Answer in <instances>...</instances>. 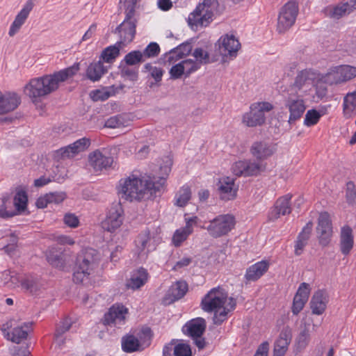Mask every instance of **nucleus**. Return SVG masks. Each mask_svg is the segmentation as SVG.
<instances>
[{"mask_svg":"<svg viewBox=\"0 0 356 356\" xmlns=\"http://www.w3.org/2000/svg\"><path fill=\"white\" fill-rule=\"evenodd\" d=\"M33 8V3L32 1H29L24 6L20 12L17 15L15 20L12 23L8 34L10 36H14L20 29L21 26L24 24L30 12Z\"/></svg>","mask_w":356,"mask_h":356,"instance_id":"obj_28","label":"nucleus"},{"mask_svg":"<svg viewBox=\"0 0 356 356\" xmlns=\"http://www.w3.org/2000/svg\"><path fill=\"white\" fill-rule=\"evenodd\" d=\"M285 107L289 110V123L291 124L299 120L306 110L305 102L303 98L295 92H288L285 100Z\"/></svg>","mask_w":356,"mask_h":356,"instance_id":"obj_12","label":"nucleus"},{"mask_svg":"<svg viewBox=\"0 0 356 356\" xmlns=\"http://www.w3.org/2000/svg\"><path fill=\"white\" fill-rule=\"evenodd\" d=\"M354 245L353 230L349 226L341 228L340 234V250L343 255H348L350 252Z\"/></svg>","mask_w":356,"mask_h":356,"instance_id":"obj_33","label":"nucleus"},{"mask_svg":"<svg viewBox=\"0 0 356 356\" xmlns=\"http://www.w3.org/2000/svg\"><path fill=\"white\" fill-rule=\"evenodd\" d=\"M122 88L123 87L122 86H115L114 85L109 87H104L102 88L91 91L90 96L93 101H104L110 97L115 95L122 90Z\"/></svg>","mask_w":356,"mask_h":356,"instance_id":"obj_37","label":"nucleus"},{"mask_svg":"<svg viewBox=\"0 0 356 356\" xmlns=\"http://www.w3.org/2000/svg\"><path fill=\"white\" fill-rule=\"evenodd\" d=\"M199 218L197 216L185 218L186 225L184 227L178 229L173 234L172 241L176 247H179L187 239L193 232V227L197 224Z\"/></svg>","mask_w":356,"mask_h":356,"instance_id":"obj_22","label":"nucleus"},{"mask_svg":"<svg viewBox=\"0 0 356 356\" xmlns=\"http://www.w3.org/2000/svg\"><path fill=\"white\" fill-rule=\"evenodd\" d=\"M310 293V286L307 283H302L297 291L295 296L303 298V300H308Z\"/></svg>","mask_w":356,"mask_h":356,"instance_id":"obj_56","label":"nucleus"},{"mask_svg":"<svg viewBox=\"0 0 356 356\" xmlns=\"http://www.w3.org/2000/svg\"><path fill=\"white\" fill-rule=\"evenodd\" d=\"M149 275L147 271L143 268L134 270L126 286L128 289L136 290L142 287L147 281Z\"/></svg>","mask_w":356,"mask_h":356,"instance_id":"obj_31","label":"nucleus"},{"mask_svg":"<svg viewBox=\"0 0 356 356\" xmlns=\"http://www.w3.org/2000/svg\"><path fill=\"white\" fill-rule=\"evenodd\" d=\"M194 59L188 58L181 61L186 74L195 72L201 67L202 65H205L209 62V54L202 48H196L193 54Z\"/></svg>","mask_w":356,"mask_h":356,"instance_id":"obj_17","label":"nucleus"},{"mask_svg":"<svg viewBox=\"0 0 356 356\" xmlns=\"http://www.w3.org/2000/svg\"><path fill=\"white\" fill-rule=\"evenodd\" d=\"M95 252L92 249L86 250L77 257L76 270L73 275V280L76 283L83 282L96 267Z\"/></svg>","mask_w":356,"mask_h":356,"instance_id":"obj_6","label":"nucleus"},{"mask_svg":"<svg viewBox=\"0 0 356 356\" xmlns=\"http://www.w3.org/2000/svg\"><path fill=\"white\" fill-rule=\"evenodd\" d=\"M227 297V293L225 289L218 286L211 289L202 300L201 307L204 311L215 312L213 316L215 324H220L226 318L227 312L225 308V304Z\"/></svg>","mask_w":356,"mask_h":356,"instance_id":"obj_3","label":"nucleus"},{"mask_svg":"<svg viewBox=\"0 0 356 356\" xmlns=\"http://www.w3.org/2000/svg\"><path fill=\"white\" fill-rule=\"evenodd\" d=\"M261 170V165L259 161L246 163V176L258 175Z\"/></svg>","mask_w":356,"mask_h":356,"instance_id":"obj_54","label":"nucleus"},{"mask_svg":"<svg viewBox=\"0 0 356 356\" xmlns=\"http://www.w3.org/2000/svg\"><path fill=\"white\" fill-rule=\"evenodd\" d=\"M192 261V259L190 257H183L179 260L173 267L174 270H178L181 268L188 266Z\"/></svg>","mask_w":356,"mask_h":356,"instance_id":"obj_63","label":"nucleus"},{"mask_svg":"<svg viewBox=\"0 0 356 356\" xmlns=\"http://www.w3.org/2000/svg\"><path fill=\"white\" fill-rule=\"evenodd\" d=\"M313 223L312 221H309L305 225L302 231L298 234L294 246V253L296 255L299 256L302 253L304 248L307 245L309 239Z\"/></svg>","mask_w":356,"mask_h":356,"instance_id":"obj_32","label":"nucleus"},{"mask_svg":"<svg viewBox=\"0 0 356 356\" xmlns=\"http://www.w3.org/2000/svg\"><path fill=\"white\" fill-rule=\"evenodd\" d=\"M356 9V0H342L335 6H329L324 9L325 15L339 19L341 17L349 15Z\"/></svg>","mask_w":356,"mask_h":356,"instance_id":"obj_18","label":"nucleus"},{"mask_svg":"<svg viewBox=\"0 0 356 356\" xmlns=\"http://www.w3.org/2000/svg\"><path fill=\"white\" fill-rule=\"evenodd\" d=\"M144 67L147 72H149L151 76L154 78L156 82H159L161 80L163 71L161 68L153 66L150 63H147L145 65Z\"/></svg>","mask_w":356,"mask_h":356,"instance_id":"obj_53","label":"nucleus"},{"mask_svg":"<svg viewBox=\"0 0 356 356\" xmlns=\"http://www.w3.org/2000/svg\"><path fill=\"white\" fill-rule=\"evenodd\" d=\"M275 145L266 141H257L250 148L252 154L259 160L266 159L275 152Z\"/></svg>","mask_w":356,"mask_h":356,"instance_id":"obj_26","label":"nucleus"},{"mask_svg":"<svg viewBox=\"0 0 356 356\" xmlns=\"http://www.w3.org/2000/svg\"><path fill=\"white\" fill-rule=\"evenodd\" d=\"M188 291V284L184 281H177L172 284L170 287L167 296L170 301L177 300L186 293Z\"/></svg>","mask_w":356,"mask_h":356,"instance_id":"obj_39","label":"nucleus"},{"mask_svg":"<svg viewBox=\"0 0 356 356\" xmlns=\"http://www.w3.org/2000/svg\"><path fill=\"white\" fill-rule=\"evenodd\" d=\"M328 301V295L325 290L319 289L316 291L310 301L312 313L316 315L322 314L327 307Z\"/></svg>","mask_w":356,"mask_h":356,"instance_id":"obj_25","label":"nucleus"},{"mask_svg":"<svg viewBox=\"0 0 356 356\" xmlns=\"http://www.w3.org/2000/svg\"><path fill=\"white\" fill-rule=\"evenodd\" d=\"M168 164L161 166V176L156 177L150 175L138 177L131 175L120 179L119 183V193L126 200L141 201L151 199L160 195L163 189L166 177L171 170L172 162L168 160Z\"/></svg>","mask_w":356,"mask_h":356,"instance_id":"obj_1","label":"nucleus"},{"mask_svg":"<svg viewBox=\"0 0 356 356\" xmlns=\"http://www.w3.org/2000/svg\"><path fill=\"white\" fill-rule=\"evenodd\" d=\"M273 105L268 102H258L250 106V113L246 119L248 127L261 126L266 121L265 113L273 109Z\"/></svg>","mask_w":356,"mask_h":356,"instance_id":"obj_9","label":"nucleus"},{"mask_svg":"<svg viewBox=\"0 0 356 356\" xmlns=\"http://www.w3.org/2000/svg\"><path fill=\"white\" fill-rule=\"evenodd\" d=\"M191 192L188 186H183L176 194L175 204L177 207H184L191 199Z\"/></svg>","mask_w":356,"mask_h":356,"instance_id":"obj_44","label":"nucleus"},{"mask_svg":"<svg viewBox=\"0 0 356 356\" xmlns=\"http://www.w3.org/2000/svg\"><path fill=\"white\" fill-rule=\"evenodd\" d=\"M64 223L72 228L78 227L79 224V218L73 213H66L63 218Z\"/></svg>","mask_w":356,"mask_h":356,"instance_id":"obj_58","label":"nucleus"},{"mask_svg":"<svg viewBox=\"0 0 356 356\" xmlns=\"http://www.w3.org/2000/svg\"><path fill=\"white\" fill-rule=\"evenodd\" d=\"M292 333L289 327H284L275 341L273 348V356H284L291 341Z\"/></svg>","mask_w":356,"mask_h":356,"instance_id":"obj_24","label":"nucleus"},{"mask_svg":"<svg viewBox=\"0 0 356 356\" xmlns=\"http://www.w3.org/2000/svg\"><path fill=\"white\" fill-rule=\"evenodd\" d=\"M49 195L48 193L44 196L39 197L36 201V206L38 208L44 209L47 207L50 202L49 201Z\"/></svg>","mask_w":356,"mask_h":356,"instance_id":"obj_64","label":"nucleus"},{"mask_svg":"<svg viewBox=\"0 0 356 356\" xmlns=\"http://www.w3.org/2000/svg\"><path fill=\"white\" fill-rule=\"evenodd\" d=\"M79 70V64L52 74L31 79L24 86V93L34 102L56 90L61 83L72 77Z\"/></svg>","mask_w":356,"mask_h":356,"instance_id":"obj_2","label":"nucleus"},{"mask_svg":"<svg viewBox=\"0 0 356 356\" xmlns=\"http://www.w3.org/2000/svg\"><path fill=\"white\" fill-rule=\"evenodd\" d=\"M117 31L120 37V40L118 42H122V44L125 47L133 40L135 36L136 19L134 17L126 16L124 21L117 28Z\"/></svg>","mask_w":356,"mask_h":356,"instance_id":"obj_20","label":"nucleus"},{"mask_svg":"<svg viewBox=\"0 0 356 356\" xmlns=\"http://www.w3.org/2000/svg\"><path fill=\"white\" fill-rule=\"evenodd\" d=\"M307 302V300H303V298L295 296L293 301L292 313L294 315H298Z\"/></svg>","mask_w":356,"mask_h":356,"instance_id":"obj_57","label":"nucleus"},{"mask_svg":"<svg viewBox=\"0 0 356 356\" xmlns=\"http://www.w3.org/2000/svg\"><path fill=\"white\" fill-rule=\"evenodd\" d=\"M128 309L122 304L113 305L104 314L103 323L111 327L121 328L127 321Z\"/></svg>","mask_w":356,"mask_h":356,"instance_id":"obj_11","label":"nucleus"},{"mask_svg":"<svg viewBox=\"0 0 356 356\" xmlns=\"http://www.w3.org/2000/svg\"><path fill=\"white\" fill-rule=\"evenodd\" d=\"M343 115L346 119L356 115V90L348 92L343 99Z\"/></svg>","mask_w":356,"mask_h":356,"instance_id":"obj_36","label":"nucleus"},{"mask_svg":"<svg viewBox=\"0 0 356 356\" xmlns=\"http://www.w3.org/2000/svg\"><path fill=\"white\" fill-rule=\"evenodd\" d=\"M322 115L316 109L308 110L305 114L304 124L307 127H312L316 124L320 120Z\"/></svg>","mask_w":356,"mask_h":356,"instance_id":"obj_46","label":"nucleus"},{"mask_svg":"<svg viewBox=\"0 0 356 356\" xmlns=\"http://www.w3.org/2000/svg\"><path fill=\"white\" fill-rule=\"evenodd\" d=\"M20 103L21 99L16 92H0V115L13 111Z\"/></svg>","mask_w":356,"mask_h":356,"instance_id":"obj_23","label":"nucleus"},{"mask_svg":"<svg viewBox=\"0 0 356 356\" xmlns=\"http://www.w3.org/2000/svg\"><path fill=\"white\" fill-rule=\"evenodd\" d=\"M170 74L173 79H179L182 74H186L184 67H183L181 62L172 66L170 69Z\"/></svg>","mask_w":356,"mask_h":356,"instance_id":"obj_59","label":"nucleus"},{"mask_svg":"<svg viewBox=\"0 0 356 356\" xmlns=\"http://www.w3.org/2000/svg\"><path fill=\"white\" fill-rule=\"evenodd\" d=\"M298 14V6L295 1H289L280 10L277 24L279 33L287 31L295 23Z\"/></svg>","mask_w":356,"mask_h":356,"instance_id":"obj_7","label":"nucleus"},{"mask_svg":"<svg viewBox=\"0 0 356 356\" xmlns=\"http://www.w3.org/2000/svg\"><path fill=\"white\" fill-rule=\"evenodd\" d=\"M193 47L190 42H184L171 49L165 55V61L169 64L176 62L177 60L188 56L192 51Z\"/></svg>","mask_w":356,"mask_h":356,"instance_id":"obj_29","label":"nucleus"},{"mask_svg":"<svg viewBox=\"0 0 356 356\" xmlns=\"http://www.w3.org/2000/svg\"><path fill=\"white\" fill-rule=\"evenodd\" d=\"M346 199L348 204H353L356 200V188L353 181H348L346 184Z\"/></svg>","mask_w":356,"mask_h":356,"instance_id":"obj_52","label":"nucleus"},{"mask_svg":"<svg viewBox=\"0 0 356 356\" xmlns=\"http://www.w3.org/2000/svg\"><path fill=\"white\" fill-rule=\"evenodd\" d=\"M220 197L224 200H229L235 197L236 189L232 178L226 177L220 179L218 183Z\"/></svg>","mask_w":356,"mask_h":356,"instance_id":"obj_27","label":"nucleus"},{"mask_svg":"<svg viewBox=\"0 0 356 356\" xmlns=\"http://www.w3.org/2000/svg\"><path fill=\"white\" fill-rule=\"evenodd\" d=\"M105 126L111 129L123 127L125 126L124 118L120 115L111 117L106 121Z\"/></svg>","mask_w":356,"mask_h":356,"instance_id":"obj_49","label":"nucleus"},{"mask_svg":"<svg viewBox=\"0 0 356 356\" xmlns=\"http://www.w3.org/2000/svg\"><path fill=\"white\" fill-rule=\"evenodd\" d=\"M72 325V321L70 318H65L58 324L55 333L58 334H63L68 331Z\"/></svg>","mask_w":356,"mask_h":356,"instance_id":"obj_55","label":"nucleus"},{"mask_svg":"<svg viewBox=\"0 0 356 356\" xmlns=\"http://www.w3.org/2000/svg\"><path fill=\"white\" fill-rule=\"evenodd\" d=\"M206 327L205 320L202 318L193 319L183 327V332L193 338L200 337Z\"/></svg>","mask_w":356,"mask_h":356,"instance_id":"obj_30","label":"nucleus"},{"mask_svg":"<svg viewBox=\"0 0 356 356\" xmlns=\"http://www.w3.org/2000/svg\"><path fill=\"white\" fill-rule=\"evenodd\" d=\"M124 210L120 203L113 204L102 222V227L108 232H114L118 229L124 220Z\"/></svg>","mask_w":356,"mask_h":356,"instance_id":"obj_13","label":"nucleus"},{"mask_svg":"<svg viewBox=\"0 0 356 356\" xmlns=\"http://www.w3.org/2000/svg\"><path fill=\"white\" fill-rule=\"evenodd\" d=\"M137 0H120V7L124 10L126 16L134 17Z\"/></svg>","mask_w":356,"mask_h":356,"instance_id":"obj_48","label":"nucleus"},{"mask_svg":"<svg viewBox=\"0 0 356 356\" xmlns=\"http://www.w3.org/2000/svg\"><path fill=\"white\" fill-rule=\"evenodd\" d=\"M235 217L232 214H220L211 220L205 221L202 227L207 231L209 236L219 238L226 236L234 228Z\"/></svg>","mask_w":356,"mask_h":356,"instance_id":"obj_4","label":"nucleus"},{"mask_svg":"<svg viewBox=\"0 0 356 356\" xmlns=\"http://www.w3.org/2000/svg\"><path fill=\"white\" fill-rule=\"evenodd\" d=\"M159 52V45L156 42H151L144 49L142 54H143V58L145 60V58H153L158 56Z\"/></svg>","mask_w":356,"mask_h":356,"instance_id":"obj_50","label":"nucleus"},{"mask_svg":"<svg viewBox=\"0 0 356 356\" xmlns=\"http://www.w3.org/2000/svg\"><path fill=\"white\" fill-rule=\"evenodd\" d=\"M268 268L269 263L267 261L262 260L255 263L246 270V280L253 282L258 280Z\"/></svg>","mask_w":356,"mask_h":356,"instance_id":"obj_35","label":"nucleus"},{"mask_svg":"<svg viewBox=\"0 0 356 356\" xmlns=\"http://www.w3.org/2000/svg\"><path fill=\"white\" fill-rule=\"evenodd\" d=\"M21 286L26 291L33 293L40 289V285L37 278L29 276L21 280Z\"/></svg>","mask_w":356,"mask_h":356,"instance_id":"obj_45","label":"nucleus"},{"mask_svg":"<svg viewBox=\"0 0 356 356\" xmlns=\"http://www.w3.org/2000/svg\"><path fill=\"white\" fill-rule=\"evenodd\" d=\"M124 47L122 42H117L115 44L111 45L103 50L99 60L108 63H113L119 56L120 49Z\"/></svg>","mask_w":356,"mask_h":356,"instance_id":"obj_41","label":"nucleus"},{"mask_svg":"<svg viewBox=\"0 0 356 356\" xmlns=\"http://www.w3.org/2000/svg\"><path fill=\"white\" fill-rule=\"evenodd\" d=\"M292 195L288 193L279 197L273 207L268 211V218L270 221H275L280 216H286L291 212V200Z\"/></svg>","mask_w":356,"mask_h":356,"instance_id":"obj_19","label":"nucleus"},{"mask_svg":"<svg viewBox=\"0 0 356 356\" xmlns=\"http://www.w3.org/2000/svg\"><path fill=\"white\" fill-rule=\"evenodd\" d=\"M28 197L26 193L22 189L17 190L14 197V205L17 210L16 212L21 213L26 209Z\"/></svg>","mask_w":356,"mask_h":356,"instance_id":"obj_43","label":"nucleus"},{"mask_svg":"<svg viewBox=\"0 0 356 356\" xmlns=\"http://www.w3.org/2000/svg\"><path fill=\"white\" fill-rule=\"evenodd\" d=\"M240 47L238 39L232 34L221 36L216 44L219 54L222 57L235 56Z\"/></svg>","mask_w":356,"mask_h":356,"instance_id":"obj_16","label":"nucleus"},{"mask_svg":"<svg viewBox=\"0 0 356 356\" xmlns=\"http://www.w3.org/2000/svg\"><path fill=\"white\" fill-rule=\"evenodd\" d=\"M106 72V67L104 66L102 61L99 60L89 65L86 70V76L88 79L95 82L99 81Z\"/></svg>","mask_w":356,"mask_h":356,"instance_id":"obj_40","label":"nucleus"},{"mask_svg":"<svg viewBox=\"0 0 356 356\" xmlns=\"http://www.w3.org/2000/svg\"><path fill=\"white\" fill-rule=\"evenodd\" d=\"M312 73L309 70H304L300 71L296 76L293 83L290 86L288 92L298 94V91L300 90L304 86L312 83Z\"/></svg>","mask_w":356,"mask_h":356,"instance_id":"obj_34","label":"nucleus"},{"mask_svg":"<svg viewBox=\"0 0 356 356\" xmlns=\"http://www.w3.org/2000/svg\"><path fill=\"white\" fill-rule=\"evenodd\" d=\"M218 7L217 0H203L188 18L191 27H203L208 26L213 19V16Z\"/></svg>","mask_w":356,"mask_h":356,"instance_id":"obj_5","label":"nucleus"},{"mask_svg":"<svg viewBox=\"0 0 356 356\" xmlns=\"http://www.w3.org/2000/svg\"><path fill=\"white\" fill-rule=\"evenodd\" d=\"M90 142L88 138H82L74 143L60 148L56 154L60 159H67L74 157L81 152L86 150L90 145Z\"/></svg>","mask_w":356,"mask_h":356,"instance_id":"obj_21","label":"nucleus"},{"mask_svg":"<svg viewBox=\"0 0 356 356\" xmlns=\"http://www.w3.org/2000/svg\"><path fill=\"white\" fill-rule=\"evenodd\" d=\"M139 346V341L133 335L126 336L122 339V348L124 352L132 353L136 351Z\"/></svg>","mask_w":356,"mask_h":356,"instance_id":"obj_42","label":"nucleus"},{"mask_svg":"<svg viewBox=\"0 0 356 356\" xmlns=\"http://www.w3.org/2000/svg\"><path fill=\"white\" fill-rule=\"evenodd\" d=\"M356 77V67L348 65L332 67L325 76V81L330 84H338Z\"/></svg>","mask_w":356,"mask_h":356,"instance_id":"obj_10","label":"nucleus"},{"mask_svg":"<svg viewBox=\"0 0 356 356\" xmlns=\"http://www.w3.org/2000/svg\"><path fill=\"white\" fill-rule=\"evenodd\" d=\"M173 350L175 356H192L191 347L186 343H180L175 345Z\"/></svg>","mask_w":356,"mask_h":356,"instance_id":"obj_51","label":"nucleus"},{"mask_svg":"<svg viewBox=\"0 0 356 356\" xmlns=\"http://www.w3.org/2000/svg\"><path fill=\"white\" fill-rule=\"evenodd\" d=\"M316 233L320 244L323 246L327 245L332 236V222L327 212H321L319 214Z\"/></svg>","mask_w":356,"mask_h":356,"instance_id":"obj_14","label":"nucleus"},{"mask_svg":"<svg viewBox=\"0 0 356 356\" xmlns=\"http://www.w3.org/2000/svg\"><path fill=\"white\" fill-rule=\"evenodd\" d=\"M136 245L140 254H146L155 248V244L153 243L149 232L140 234L136 240Z\"/></svg>","mask_w":356,"mask_h":356,"instance_id":"obj_38","label":"nucleus"},{"mask_svg":"<svg viewBox=\"0 0 356 356\" xmlns=\"http://www.w3.org/2000/svg\"><path fill=\"white\" fill-rule=\"evenodd\" d=\"M232 172L236 176H241L245 171V163L244 161H239L233 164L232 167Z\"/></svg>","mask_w":356,"mask_h":356,"instance_id":"obj_62","label":"nucleus"},{"mask_svg":"<svg viewBox=\"0 0 356 356\" xmlns=\"http://www.w3.org/2000/svg\"><path fill=\"white\" fill-rule=\"evenodd\" d=\"M31 328V323L16 325L15 320H10L2 325L1 330L6 339L15 343H19L26 339Z\"/></svg>","mask_w":356,"mask_h":356,"instance_id":"obj_8","label":"nucleus"},{"mask_svg":"<svg viewBox=\"0 0 356 356\" xmlns=\"http://www.w3.org/2000/svg\"><path fill=\"white\" fill-rule=\"evenodd\" d=\"M125 63L129 65H134L144 62L143 54L140 51H133L127 54L124 58Z\"/></svg>","mask_w":356,"mask_h":356,"instance_id":"obj_47","label":"nucleus"},{"mask_svg":"<svg viewBox=\"0 0 356 356\" xmlns=\"http://www.w3.org/2000/svg\"><path fill=\"white\" fill-rule=\"evenodd\" d=\"M50 204H59L65 198V194L63 192H54L48 193Z\"/></svg>","mask_w":356,"mask_h":356,"instance_id":"obj_60","label":"nucleus"},{"mask_svg":"<svg viewBox=\"0 0 356 356\" xmlns=\"http://www.w3.org/2000/svg\"><path fill=\"white\" fill-rule=\"evenodd\" d=\"M107 149H97L88 155V162L95 170L99 171L111 167L113 158Z\"/></svg>","mask_w":356,"mask_h":356,"instance_id":"obj_15","label":"nucleus"},{"mask_svg":"<svg viewBox=\"0 0 356 356\" xmlns=\"http://www.w3.org/2000/svg\"><path fill=\"white\" fill-rule=\"evenodd\" d=\"M269 343L264 341L257 348L254 356H268Z\"/></svg>","mask_w":356,"mask_h":356,"instance_id":"obj_61","label":"nucleus"}]
</instances>
